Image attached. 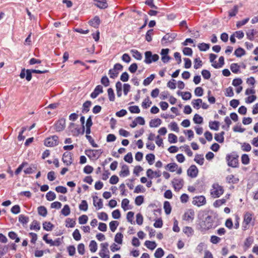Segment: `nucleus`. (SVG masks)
<instances>
[{
	"instance_id": "obj_1",
	"label": "nucleus",
	"mask_w": 258,
	"mask_h": 258,
	"mask_svg": "<svg viewBox=\"0 0 258 258\" xmlns=\"http://www.w3.org/2000/svg\"><path fill=\"white\" fill-rule=\"evenodd\" d=\"M255 224V218L253 214L246 212L243 216V221L242 228L243 230L248 229L250 226H253Z\"/></svg>"
},
{
	"instance_id": "obj_2",
	"label": "nucleus",
	"mask_w": 258,
	"mask_h": 258,
	"mask_svg": "<svg viewBox=\"0 0 258 258\" xmlns=\"http://www.w3.org/2000/svg\"><path fill=\"white\" fill-rule=\"evenodd\" d=\"M213 220L211 216H208L205 219L199 224V230L202 232H205L213 228Z\"/></svg>"
},
{
	"instance_id": "obj_3",
	"label": "nucleus",
	"mask_w": 258,
	"mask_h": 258,
	"mask_svg": "<svg viewBox=\"0 0 258 258\" xmlns=\"http://www.w3.org/2000/svg\"><path fill=\"white\" fill-rule=\"evenodd\" d=\"M238 156L234 154L227 155L226 159L228 165L233 168L237 167L238 165Z\"/></svg>"
},
{
	"instance_id": "obj_4",
	"label": "nucleus",
	"mask_w": 258,
	"mask_h": 258,
	"mask_svg": "<svg viewBox=\"0 0 258 258\" xmlns=\"http://www.w3.org/2000/svg\"><path fill=\"white\" fill-rule=\"evenodd\" d=\"M145 59L144 62L147 64H150L152 62H155L159 59V55L157 54H152L150 51H147L145 53Z\"/></svg>"
},
{
	"instance_id": "obj_5",
	"label": "nucleus",
	"mask_w": 258,
	"mask_h": 258,
	"mask_svg": "<svg viewBox=\"0 0 258 258\" xmlns=\"http://www.w3.org/2000/svg\"><path fill=\"white\" fill-rule=\"evenodd\" d=\"M213 189L211 192V195L212 197L217 198L223 194L224 189L222 186L219 185L218 184H214L213 185Z\"/></svg>"
},
{
	"instance_id": "obj_6",
	"label": "nucleus",
	"mask_w": 258,
	"mask_h": 258,
	"mask_svg": "<svg viewBox=\"0 0 258 258\" xmlns=\"http://www.w3.org/2000/svg\"><path fill=\"white\" fill-rule=\"evenodd\" d=\"M58 144V138L56 136H53L47 138L44 140V145L47 147H54Z\"/></svg>"
},
{
	"instance_id": "obj_7",
	"label": "nucleus",
	"mask_w": 258,
	"mask_h": 258,
	"mask_svg": "<svg viewBox=\"0 0 258 258\" xmlns=\"http://www.w3.org/2000/svg\"><path fill=\"white\" fill-rule=\"evenodd\" d=\"M101 150H86L85 151L86 155L90 158L98 159L102 154Z\"/></svg>"
},
{
	"instance_id": "obj_8",
	"label": "nucleus",
	"mask_w": 258,
	"mask_h": 258,
	"mask_svg": "<svg viewBox=\"0 0 258 258\" xmlns=\"http://www.w3.org/2000/svg\"><path fill=\"white\" fill-rule=\"evenodd\" d=\"M101 250L99 252V255L101 258H110L109 250L108 249V244L107 242L102 243L100 245Z\"/></svg>"
},
{
	"instance_id": "obj_9",
	"label": "nucleus",
	"mask_w": 258,
	"mask_h": 258,
	"mask_svg": "<svg viewBox=\"0 0 258 258\" xmlns=\"http://www.w3.org/2000/svg\"><path fill=\"white\" fill-rule=\"evenodd\" d=\"M192 203L198 207L205 205L206 204V198L204 196H196L193 198Z\"/></svg>"
},
{
	"instance_id": "obj_10",
	"label": "nucleus",
	"mask_w": 258,
	"mask_h": 258,
	"mask_svg": "<svg viewBox=\"0 0 258 258\" xmlns=\"http://www.w3.org/2000/svg\"><path fill=\"white\" fill-rule=\"evenodd\" d=\"M172 184L175 190H179L183 186L184 181L181 178H175L172 181Z\"/></svg>"
},
{
	"instance_id": "obj_11",
	"label": "nucleus",
	"mask_w": 258,
	"mask_h": 258,
	"mask_svg": "<svg viewBox=\"0 0 258 258\" xmlns=\"http://www.w3.org/2000/svg\"><path fill=\"white\" fill-rule=\"evenodd\" d=\"M76 124L74 123H71L69 126V128L71 130L73 135L75 136H78L79 134L83 135L85 132V126L83 125L82 128L76 127Z\"/></svg>"
},
{
	"instance_id": "obj_12",
	"label": "nucleus",
	"mask_w": 258,
	"mask_h": 258,
	"mask_svg": "<svg viewBox=\"0 0 258 258\" xmlns=\"http://www.w3.org/2000/svg\"><path fill=\"white\" fill-rule=\"evenodd\" d=\"M48 72L47 70H34V69H28L26 70V79L27 81H30L32 79V73H36V74H44Z\"/></svg>"
},
{
	"instance_id": "obj_13",
	"label": "nucleus",
	"mask_w": 258,
	"mask_h": 258,
	"mask_svg": "<svg viewBox=\"0 0 258 258\" xmlns=\"http://www.w3.org/2000/svg\"><path fill=\"white\" fill-rule=\"evenodd\" d=\"M72 154L69 152H65L62 156V160L67 166L70 165L73 163Z\"/></svg>"
},
{
	"instance_id": "obj_14",
	"label": "nucleus",
	"mask_w": 258,
	"mask_h": 258,
	"mask_svg": "<svg viewBox=\"0 0 258 258\" xmlns=\"http://www.w3.org/2000/svg\"><path fill=\"white\" fill-rule=\"evenodd\" d=\"M66 121L65 119L61 118L57 121L54 126V130L56 132H60L65 128Z\"/></svg>"
},
{
	"instance_id": "obj_15",
	"label": "nucleus",
	"mask_w": 258,
	"mask_h": 258,
	"mask_svg": "<svg viewBox=\"0 0 258 258\" xmlns=\"http://www.w3.org/2000/svg\"><path fill=\"white\" fill-rule=\"evenodd\" d=\"M195 217V212L192 209H188L183 216V220L186 221H192Z\"/></svg>"
},
{
	"instance_id": "obj_16",
	"label": "nucleus",
	"mask_w": 258,
	"mask_h": 258,
	"mask_svg": "<svg viewBox=\"0 0 258 258\" xmlns=\"http://www.w3.org/2000/svg\"><path fill=\"white\" fill-rule=\"evenodd\" d=\"M176 36V34L174 33H167L163 37L161 40V42L162 44H166L167 43L171 42L173 41Z\"/></svg>"
},
{
	"instance_id": "obj_17",
	"label": "nucleus",
	"mask_w": 258,
	"mask_h": 258,
	"mask_svg": "<svg viewBox=\"0 0 258 258\" xmlns=\"http://www.w3.org/2000/svg\"><path fill=\"white\" fill-rule=\"evenodd\" d=\"M187 175L192 177L195 178L197 176L198 173V169L196 165H192L187 170Z\"/></svg>"
},
{
	"instance_id": "obj_18",
	"label": "nucleus",
	"mask_w": 258,
	"mask_h": 258,
	"mask_svg": "<svg viewBox=\"0 0 258 258\" xmlns=\"http://www.w3.org/2000/svg\"><path fill=\"white\" fill-rule=\"evenodd\" d=\"M146 175L149 178L152 179L154 177H159L161 175L160 171H153L151 169H148L146 172Z\"/></svg>"
},
{
	"instance_id": "obj_19",
	"label": "nucleus",
	"mask_w": 258,
	"mask_h": 258,
	"mask_svg": "<svg viewBox=\"0 0 258 258\" xmlns=\"http://www.w3.org/2000/svg\"><path fill=\"white\" fill-rule=\"evenodd\" d=\"M103 87L101 85H97L93 92L91 94L90 96L92 98H96L99 94L103 92Z\"/></svg>"
},
{
	"instance_id": "obj_20",
	"label": "nucleus",
	"mask_w": 258,
	"mask_h": 258,
	"mask_svg": "<svg viewBox=\"0 0 258 258\" xmlns=\"http://www.w3.org/2000/svg\"><path fill=\"white\" fill-rule=\"evenodd\" d=\"M100 23V20L98 16H96L93 19L89 21V24L90 26L94 28H98Z\"/></svg>"
},
{
	"instance_id": "obj_21",
	"label": "nucleus",
	"mask_w": 258,
	"mask_h": 258,
	"mask_svg": "<svg viewBox=\"0 0 258 258\" xmlns=\"http://www.w3.org/2000/svg\"><path fill=\"white\" fill-rule=\"evenodd\" d=\"M96 2L95 5L102 9H104L107 8L108 4L107 3L106 0H94Z\"/></svg>"
},
{
	"instance_id": "obj_22",
	"label": "nucleus",
	"mask_w": 258,
	"mask_h": 258,
	"mask_svg": "<svg viewBox=\"0 0 258 258\" xmlns=\"http://www.w3.org/2000/svg\"><path fill=\"white\" fill-rule=\"evenodd\" d=\"M93 205L95 207H97L98 209H100L103 208V202L102 200L101 199H98L97 196H94L93 198Z\"/></svg>"
},
{
	"instance_id": "obj_23",
	"label": "nucleus",
	"mask_w": 258,
	"mask_h": 258,
	"mask_svg": "<svg viewBox=\"0 0 258 258\" xmlns=\"http://www.w3.org/2000/svg\"><path fill=\"white\" fill-rule=\"evenodd\" d=\"M226 181L229 183H237L239 181V179L232 174L228 175L226 178Z\"/></svg>"
},
{
	"instance_id": "obj_24",
	"label": "nucleus",
	"mask_w": 258,
	"mask_h": 258,
	"mask_svg": "<svg viewBox=\"0 0 258 258\" xmlns=\"http://www.w3.org/2000/svg\"><path fill=\"white\" fill-rule=\"evenodd\" d=\"M165 169L173 172L178 168V165L175 163H169L165 166Z\"/></svg>"
},
{
	"instance_id": "obj_25",
	"label": "nucleus",
	"mask_w": 258,
	"mask_h": 258,
	"mask_svg": "<svg viewBox=\"0 0 258 258\" xmlns=\"http://www.w3.org/2000/svg\"><path fill=\"white\" fill-rule=\"evenodd\" d=\"M130 174L128 167L127 165H123L119 173V175L122 177H126Z\"/></svg>"
},
{
	"instance_id": "obj_26",
	"label": "nucleus",
	"mask_w": 258,
	"mask_h": 258,
	"mask_svg": "<svg viewBox=\"0 0 258 258\" xmlns=\"http://www.w3.org/2000/svg\"><path fill=\"white\" fill-rule=\"evenodd\" d=\"M162 123V121L159 118L151 119L150 121L149 125L151 127H156L159 126Z\"/></svg>"
},
{
	"instance_id": "obj_27",
	"label": "nucleus",
	"mask_w": 258,
	"mask_h": 258,
	"mask_svg": "<svg viewBox=\"0 0 258 258\" xmlns=\"http://www.w3.org/2000/svg\"><path fill=\"white\" fill-rule=\"evenodd\" d=\"M220 123L218 121H210L209 122V127L210 129L215 130V131H218L219 128Z\"/></svg>"
},
{
	"instance_id": "obj_28",
	"label": "nucleus",
	"mask_w": 258,
	"mask_h": 258,
	"mask_svg": "<svg viewBox=\"0 0 258 258\" xmlns=\"http://www.w3.org/2000/svg\"><path fill=\"white\" fill-rule=\"evenodd\" d=\"M224 134H225L224 132H221L219 134H215V140L220 143H223L224 140Z\"/></svg>"
},
{
	"instance_id": "obj_29",
	"label": "nucleus",
	"mask_w": 258,
	"mask_h": 258,
	"mask_svg": "<svg viewBox=\"0 0 258 258\" xmlns=\"http://www.w3.org/2000/svg\"><path fill=\"white\" fill-rule=\"evenodd\" d=\"M219 64L217 63L216 62H215L214 63H212V67L215 69L221 68L224 64V58L223 56H221L219 57Z\"/></svg>"
},
{
	"instance_id": "obj_30",
	"label": "nucleus",
	"mask_w": 258,
	"mask_h": 258,
	"mask_svg": "<svg viewBox=\"0 0 258 258\" xmlns=\"http://www.w3.org/2000/svg\"><path fill=\"white\" fill-rule=\"evenodd\" d=\"M145 245L148 248L151 250L154 249L157 246V244L155 241H151L149 240L146 241Z\"/></svg>"
},
{
	"instance_id": "obj_31",
	"label": "nucleus",
	"mask_w": 258,
	"mask_h": 258,
	"mask_svg": "<svg viewBox=\"0 0 258 258\" xmlns=\"http://www.w3.org/2000/svg\"><path fill=\"white\" fill-rule=\"evenodd\" d=\"M53 227V225L50 222H44L43 223V228L46 231H51Z\"/></svg>"
},
{
	"instance_id": "obj_32",
	"label": "nucleus",
	"mask_w": 258,
	"mask_h": 258,
	"mask_svg": "<svg viewBox=\"0 0 258 258\" xmlns=\"http://www.w3.org/2000/svg\"><path fill=\"white\" fill-rule=\"evenodd\" d=\"M117 95L118 97H121L122 95V84L119 81L115 84Z\"/></svg>"
},
{
	"instance_id": "obj_33",
	"label": "nucleus",
	"mask_w": 258,
	"mask_h": 258,
	"mask_svg": "<svg viewBox=\"0 0 258 258\" xmlns=\"http://www.w3.org/2000/svg\"><path fill=\"white\" fill-rule=\"evenodd\" d=\"M131 52L133 56L137 60H141L142 58V54L137 50L132 49Z\"/></svg>"
},
{
	"instance_id": "obj_34",
	"label": "nucleus",
	"mask_w": 258,
	"mask_h": 258,
	"mask_svg": "<svg viewBox=\"0 0 258 258\" xmlns=\"http://www.w3.org/2000/svg\"><path fill=\"white\" fill-rule=\"evenodd\" d=\"M38 213L39 215L46 217L47 214V211L45 207L40 206L38 208Z\"/></svg>"
},
{
	"instance_id": "obj_35",
	"label": "nucleus",
	"mask_w": 258,
	"mask_h": 258,
	"mask_svg": "<svg viewBox=\"0 0 258 258\" xmlns=\"http://www.w3.org/2000/svg\"><path fill=\"white\" fill-rule=\"evenodd\" d=\"M202 103V100L201 99H194L191 102L193 107L197 109L200 108Z\"/></svg>"
},
{
	"instance_id": "obj_36",
	"label": "nucleus",
	"mask_w": 258,
	"mask_h": 258,
	"mask_svg": "<svg viewBox=\"0 0 258 258\" xmlns=\"http://www.w3.org/2000/svg\"><path fill=\"white\" fill-rule=\"evenodd\" d=\"M40 229V226L39 222L36 220H34L30 225V229L38 231Z\"/></svg>"
},
{
	"instance_id": "obj_37",
	"label": "nucleus",
	"mask_w": 258,
	"mask_h": 258,
	"mask_svg": "<svg viewBox=\"0 0 258 258\" xmlns=\"http://www.w3.org/2000/svg\"><path fill=\"white\" fill-rule=\"evenodd\" d=\"M194 160L197 163L201 165H203L204 163V158L203 157V155H196Z\"/></svg>"
},
{
	"instance_id": "obj_38",
	"label": "nucleus",
	"mask_w": 258,
	"mask_h": 258,
	"mask_svg": "<svg viewBox=\"0 0 258 258\" xmlns=\"http://www.w3.org/2000/svg\"><path fill=\"white\" fill-rule=\"evenodd\" d=\"M163 208H164L165 212L167 215H168L171 213V207L170 206V204L169 202H168V201L164 202Z\"/></svg>"
},
{
	"instance_id": "obj_39",
	"label": "nucleus",
	"mask_w": 258,
	"mask_h": 258,
	"mask_svg": "<svg viewBox=\"0 0 258 258\" xmlns=\"http://www.w3.org/2000/svg\"><path fill=\"white\" fill-rule=\"evenodd\" d=\"M245 51L241 47H239L235 50L234 54L238 57L245 55Z\"/></svg>"
},
{
	"instance_id": "obj_40",
	"label": "nucleus",
	"mask_w": 258,
	"mask_h": 258,
	"mask_svg": "<svg viewBox=\"0 0 258 258\" xmlns=\"http://www.w3.org/2000/svg\"><path fill=\"white\" fill-rule=\"evenodd\" d=\"M90 250L92 252H95L97 249V244L95 240H91L89 244Z\"/></svg>"
},
{
	"instance_id": "obj_41",
	"label": "nucleus",
	"mask_w": 258,
	"mask_h": 258,
	"mask_svg": "<svg viewBox=\"0 0 258 258\" xmlns=\"http://www.w3.org/2000/svg\"><path fill=\"white\" fill-rule=\"evenodd\" d=\"M155 156L153 154H148L146 156V159L150 165H152L154 162Z\"/></svg>"
},
{
	"instance_id": "obj_42",
	"label": "nucleus",
	"mask_w": 258,
	"mask_h": 258,
	"mask_svg": "<svg viewBox=\"0 0 258 258\" xmlns=\"http://www.w3.org/2000/svg\"><path fill=\"white\" fill-rule=\"evenodd\" d=\"M66 226L68 228H73L75 227L76 224L75 221L74 219L71 218H67L66 220Z\"/></svg>"
},
{
	"instance_id": "obj_43",
	"label": "nucleus",
	"mask_w": 258,
	"mask_h": 258,
	"mask_svg": "<svg viewBox=\"0 0 258 258\" xmlns=\"http://www.w3.org/2000/svg\"><path fill=\"white\" fill-rule=\"evenodd\" d=\"M91 105L90 101H86L83 105V112L87 113L89 111V108Z\"/></svg>"
},
{
	"instance_id": "obj_44",
	"label": "nucleus",
	"mask_w": 258,
	"mask_h": 258,
	"mask_svg": "<svg viewBox=\"0 0 258 258\" xmlns=\"http://www.w3.org/2000/svg\"><path fill=\"white\" fill-rule=\"evenodd\" d=\"M119 225L117 221H112L109 223V227L111 231L114 232Z\"/></svg>"
},
{
	"instance_id": "obj_45",
	"label": "nucleus",
	"mask_w": 258,
	"mask_h": 258,
	"mask_svg": "<svg viewBox=\"0 0 258 258\" xmlns=\"http://www.w3.org/2000/svg\"><path fill=\"white\" fill-rule=\"evenodd\" d=\"M155 78V75L154 74H151L149 77H147L146 79H145L143 81V84L144 86H148L149 85L152 81L154 80Z\"/></svg>"
},
{
	"instance_id": "obj_46",
	"label": "nucleus",
	"mask_w": 258,
	"mask_h": 258,
	"mask_svg": "<svg viewBox=\"0 0 258 258\" xmlns=\"http://www.w3.org/2000/svg\"><path fill=\"white\" fill-rule=\"evenodd\" d=\"M164 254V250L161 248H158L154 253L156 258H161Z\"/></svg>"
},
{
	"instance_id": "obj_47",
	"label": "nucleus",
	"mask_w": 258,
	"mask_h": 258,
	"mask_svg": "<svg viewBox=\"0 0 258 258\" xmlns=\"http://www.w3.org/2000/svg\"><path fill=\"white\" fill-rule=\"evenodd\" d=\"M193 121L195 123L201 124L203 122V118L200 115L196 114L194 116Z\"/></svg>"
},
{
	"instance_id": "obj_48",
	"label": "nucleus",
	"mask_w": 258,
	"mask_h": 258,
	"mask_svg": "<svg viewBox=\"0 0 258 258\" xmlns=\"http://www.w3.org/2000/svg\"><path fill=\"white\" fill-rule=\"evenodd\" d=\"M241 149L244 152H249L251 150V147L249 143H243L241 144Z\"/></svg>"
},
{
	"instance_id": "obj_49",
	"label": "nucleus",
	"mask_w": 258,
	"mask_h": 258,
	"mask_svg": "<svg viewBox=\"0 0 258 258\" xmlns=\"http://www.w3.org/2000/svg\"><path fill=\"white\" fill-rule=\"evenodd\" d=\"M70 208L68 205H64L61 211V214L64 216L70 215Z\"/></svg>"
},
{
	"instance_id": "obj_50",
	"label": "nucleus",
	"mask_w": 258,
	"mask_h": 258,
	"mask_svg": "<svg viewBox=\"0 0 258 258\" xmlns=\"http://www.w3.org/2000/svg\"><path fill=\"white\" fill-rule=\"evenodd\" d=\"M79 207L80 210L86 211L88 208L87 201L86 200H82Z\"/></svg>"
},
{
	"instance_id": "obj_51",
	"label": "nucleus",
	"mask_w": 258,
	"mask_h": 258,
	"mask_svg": "<svg viewBox=\"0 0 258 258\" xmlns=\"http://www.w3.org/2000/svg\"><path fill=\"white\" fill-rule=\"evenodd\" d=\"M255 31L254 29L249 30L246 32L247 38L250 41L254 40V36L255 34Z\"/></svg>"
},
{
	"instance_id": "obj_52",
	"label": "nucleus",
	"mask_w": 258,
	"mask_h": 258,
	"mask_svg": "<svg viewBox=\"0 0 258 258\" xmlns=\"http://www.w3.org/2000/svg\"><path fill=\"white\" fill-rule=\"evenodd\" d=\"M46 198L49 201H52L56 198V195L53 191H49L46 195Z\"/></svg>"
},
{
	"instance_id": "obj_53",
	"label": "nucleus",
	"mask_w": 258,
	"mask_h": 258,
	"mask_svg": "<svg viewBox=\"0 0 258 258\" xmlns=\"http://www.w3.org/2000/svg\"><path fill=\"white\" fill-rule=\"evenodd\" d=\"M123 235L121 233H117L115 236L114 241L118 243L121 244L122 242Z\"/></svg>"
},
{
	"instance_id": "obj_54",
	"label": "nucleus",
	"mask_w": 258,
	"mask_h": 258,
	"mask_svg": "<svg viewBox=\"0 0 258 258\" xmlns=\"http://www.w3.org/2000/svg\"><path fill=\"white\" fill-rule=\"evenodd\" d=\"M238 7L237 5L233 7V9L229 11V16L230 17H234L238 13Z\"/></svg>"
},
{
	"instance_id": "obj_55",
	"label": "nucleus",
	"mask_w": 258,
	"mask_h": 258,
	"mask_svg": "<svg viewBox=\"0 0 258 258\" xmlns=\"http://www.w3.org/2000/svg\"><path fill=\"white\" fill-rule=\"evenodd\" d=\"M198 48L201 51H205L209 49L210 44L205 43H200L198 45Z\"/></svg>"
},
{
	"instance_id": "obj_56",
	"label": "nucleus",
	"mask_w": 258,
	"mask_h": 258,
	"mask_svg": "<svg viewBox=\"0 0 258 258\" xmlns=\"http://www.w3.org/2000/svg\"><path fill=\"white\" fill-rule=\"evenodd\" d=\"M19 221L23 224H26L29 221V217L24 215H20L19 216Z\"/></svg>"
},
{
	"instance_id": "obj_57",
	"label": "nucleus",
	"mask_w": 258,
	"mask_h": 258,
	"mask_svg": "<svg viewBox=\"0 0 258 258\" xmlns=\"http://www.w3.org/2000/svg\"><path fill=\"white\" fill-rule=\"evenodd\" d=\"M107 93L109 100L110 101H114L115 100V95L114 93L113 90L112 88H110L108 89Z\"/></svg>"
},
{
	"instance_id": "obj_58",
	"label": "nucleus",
	"mask_w": 258,
	"mask_h": 258,
	"mask_svg": "<svg viewBox=\"0 0 258 258\" xmlns=\"http://www.w3.org/2000/svg\"><path fill=\"white\" fill-rule=\"evenodd\" d=\"M118 74L119 72L116 71L114 68L110 69L108 73L110 78L112 79L117 77Z\"/></svg>"
},
{
	"instance_id": "obj_59",
	"label": "nucleus",
	"mask_w": 258,
	"mask_h": 258,
	"mask_svg": "<svg viewBox=\"0 0 258 258\" xmlns=\"http://www.w3.org/2000/svg\"><path fill=\"white\" fill-rule=\"evenodd\" d=\"M168 142L171 143H175L177 142V138L173 134H169L168 135Z\"/></svg>"
},
{
	"instance_id": "obj_60",
	"label": "nucleus",
	"mask_w": 258,
	"mask_h": 258,
	"mask_svg": "<svg viewBox=\"0 0 258 258\" xmlns=\"http://www.w3.org/2000/svg\"><path fill=\"white\" fill-rule=\"evenodd\" d=\"M239 66L236 63H232L230 66V69L231 71L235 74H237L239 72Z\"/></svg>"
},
{
	"instance_id": "obj_61",
	"label": "nucleus",
	"mask_w": 258,
	"mask_h": 258,
	"mask_svg": "<svg viewBox=\"0 0 258 258\" xmlns=\"http://www.w3.org/2000/svg\"><path fill=\"white\" fill-rule=\"evenodd\" d=\"M73 236L75 240L79 241L81 238V235L80 233L79 230L78 229L75 230L73 233Z\"/></svg>"
},
{
	"instance_id": "obj_62",
	"label": "nucleus",
	"mask_w": 258,
	"mask_h": 258,
	"mask_svg": "<svg viewBox=\"0 0 258 258\" xmlns=\"http://www.w3.org/2000/svg\"><path fill=\"white\" fill-rule=\"evenodd\" d=\"M129 111L132 113H139L140 109L137 105L132 106L128 107Z\"/></svg>"
},
{
	"instance_id": "obj_63",
	"label": "nucleus",
	"mask_w": 258,
	"mask_h": 258,
	"mask_svg": "<svg viewBox=\"0 0 258 258\" xmlns=\"http://www.w3.org/2000/svg\"><path fill=\"white\" fill-rule=\"evenodd\" d=\"M88 220V216L86 215H83L79 218V223L80 224H86Z\"/></svg>"
},
{
	"instance_id": "obj_64",
	"label": "nucleus",
	"mask_w": 258,
	"mask_h": 258,
	"mask_svg": "<svg viewBox=\"0 0 258 258\" xmlns=\"http://www.w3.org/2000/svg\"><path fill=\"white\" fill-rule=\"evenodd\" d=\"M169 127H170V130L171 131L178 132H179V128L178 126V125L176 122H171L169 125Z\"/></svg>"
}]
</instances>
